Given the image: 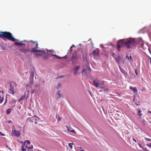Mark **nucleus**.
<instances>
[{"label": "nucleus", "mask_w": 151, "mask_h": 151, "mask_svg": "<svg viewBox=\"0 0 151 151\" xmlns=\"http://www.w3.org/2000/svg\"><path fill=\"white\" fill-rule=\"evenodd\" d=\"M14 44L15 45H17L19 46V48L18 49L19 50L25 55L27 54L28 52H30V50L28 49H26L24 47H21L22 46L25 45V44L23 43L17 42H14Z\"/></svg>", "instance_id": "nucleus-4"}, {"label": "nucleus", "mask_w": 151, "mask_h": 151, "mask_svg": "<svg viewBox=\"0 0 151 151\" xmlns=\"http://www.w3.org/2000/svg\"><path fill=\"white\" fill-rule=\"evenodd\" d=\"M27 98H28V97H27V98H26V99H27Z\"/></svg>", "instance_id": "nucleus-51"}, {"label": "nucleus", "mask_w": 151, "mask_h": 151, "mask_svg": "<svg viewBox=\"0 0 151 151\" xmlns=\"http://www.w3.org/2000/svg\"><path fill=\"white\" fill-rule=\"evenodd\" d=\"M86 70H83L82 72V74H83L84 73H86Z\"/></svg>", "instance_id": "nucleus-25"}, {"label": "nucleus", "mask_w": 151, "mask_h": 151, "mask_svg": "<svg viewBox=\"0 0 151 151\" xmlns=\"http://www.w3.org/2000/svg\"><path fill=\"white\" fill-rule=\"evenodd\" d=\"M61 86V84H60V83H59L58 84V86H57V88H59Z\"/></svg>", "instance_id": "nucleus-28"}, {"label": "nucleus", "mask_w": 151, "mask_h": 151, "mask_svg": "<svg viewBox=\"0 0 151 151\" xmlns=\"http://www.w3.org/2000/svg\"><path fill=\"white\" fill-rule=\"evenodd\" d=\"M141 111L140 110H139L138 111V115L139 116V117H140V116H141L142 115V114L141 113Z\"/></svg>", "instance_id": "nucleus-19"}, {"label": "nucleus", "mask_w": 151, "mask_h": 151, "mask_svg": "<svg viewBox=\"0 0 151 151\" xmlns=\"http://www.w3.org/2000/svg\"><path fill=\"white\" fill-rule=\"evenodd\" d=\"M34 91H33V90L32 91V92H31L32 93H34Z\"/></svg>", "instance_id": "nucleus-42"}, {"label": "nucleus", "mask_w": 151, "mask_h": 151, "mask_svg": "<svg viewBox=\"0 0 151 151\" xmlns=\"http://www.w3.org/2000/svg\"><path fill=\"white\" fill-rule=\"evenodd\" d=\"M34 122H35V124H37V120L35 119Z\"/></svg>", "instance_id": "nucleus-34"}, {"label": "nucleus", "mask_w": 151, "mask_h": 151, "mask_svg": "<svg viewBox=\"0 0 151 151\" xmlns=\"http://www.w3.org/2000/svg\"><path fill=\"white\" fill-rule=\"evenodd\" d=\"M35 119V117H32L31 119L29 120V121L31 122H34Z\"/></svg>", "instance_id": "nucleus-21"}, {"label": "nucleus", "mask_w": 151, "mask_h": 151, "mask_svg": "<svg viewBox=\"0 0 151 151\" xmlns=\"http://www.w3.org/2000/svg\"><path fill=\"white\" fill-rule=\"evenodd\" d=\"M145 139L147 141H151V139H149V138H145Z\"/></svg>", "instance_id": "nucleus-27"}, {"label": "nucleus", "mask_w": 151, "mask_h": 151, "mask_svg": "<svg viewBox=\"0 0 151 151\" xmlns=\"http://www.w3.org/2000/svg\"><path fill=\"white\" fill-rule=\"evenodd\" d=\"M61 118L59 116H58V121L59 122L61 120Z\"/></svg>", "instance_id": "nucleus-29"}, {"label": "nucleus", "mask_w": 151, "mask_h": 151, "mask_svg": "<svg viewBox=\"0 0 151 151\" xmlns=\"http://www.w3.org/2000/svg\"><path fill=\"white\" fill-rule=\"evenodd\" d=\"M93 82L94 86L96 88H98L101 85H103L104 83L103 81L100 82L99 80L97 79L94 80Z\"/></svg>", "instance_id": "nucleus-7"}, {"label": "nucleus", "mask_w": 151, "mask_h": 151, "mask_svg": "<svg viewBox=\"0 0 151 151\" xmlns=\"http://www.w3.org/2000/svg\"><path fill=\"white\" fill-rule=\"evenodd\" d=\"M99 51L98 49L93 50L92 52V54L94 56H97L99 55Z\"/></svg>", "instance_id": "nucleus-10"}, {"label": "nucleus", "mask_w": 151, "mask_h": 151, "mask_svg": "<svg viewBox=\"0 0 151 151\" xmlns=\"http://www.w3.org/2000/svg\"><path fill=\"white\" fill-rule=\"evenodd\" d=\"M12 110V109L11 108H9L7 109L6 111V113L7 114H9Z\"/></svg>", "instance_id": "nucleus-15"}, {"label": "nucleus", "mask_w": 151, "mask_h": 151, "mask_svg": "<svg viewBox=\"0 0 151 151\" xmlns=\"http://www.w3.org/2000/svg\"><path fill=\"white\" fill-rule=\"evenodd\" d=\"M67 58V56H66V55H65V56L62 57V58Z\"/></svg>", "instance_id": "nucleus-38"}, {"label": "nucleus", "mask_w": 151, "mask_h": 151, "mask_svg": "<svg viewBox=\"0 0 151 151\" xmlns=\"http://www.w3.org/2000/svg\"><path fill=\"white\" fill-rule=\"evenodd\" d=\"M115 55V53H112V56L113 57V56Z\"/></svg>", "instance_id": "nucleus-44"}, {"label": "nucleus", "mask_w": 151, "mask_h": 151, "mask_svg": "<svg viewBox=\"0 0 151 151\" xmlns=\"http://www.w3.org/2000/svg\"><path fill=\"white\" fill-rule=\"evenodd\" d=\"M40 151V150H39V151Z\"/></svg>", "instance_id": "nucleus-56"}, {"label": "nucleus", "mask_w": 151, "mask_h": 151, "mask_svg": "<svg viewBox=\"0 0 151 151\" xmlns=\"http://www.w3.org/2000/svg\"><path fill=\"white\" fill-rule=\"evenodd\" d=\"M108 90V88H106L104 89V90L105 91H107Z\"/></svg>", "instance_id": "nucleus-37"}, {"label": "nucleus", "mask_w": 151, "mask_h": 151, "mask_svg": "<svg viewBox=\"0 0 151 151\" xmlns=\"http://www.w3.org/2000/svg\"><path fill=\"white\" fill-rule=\"evenodd\" d=\"M129 88L130 89L132 90L134 93H137V90L136 87L134 88L131 86Z\"/></svg>", "instance_id": "nucleus-13"}, {"label": "nucleus", "mask_w": 151, "mask_h": 151, "mask_svg": "<svg viewBox=\"0 0 151 151\" xmlns=\"http://www.w3.org/2000/svg\"><path fill=\"white\" fill-rule=\"evenodd\" d=\"M118 59L120 60L121 59V57L120 56H117V58Z\"/></svg>", "instance_id": "nucleus-32"}, {"label": "nucleus", "mask_w": 151, "mask_h": 151, "mask_svg": "<svg viewBox=\"0 0 151 151\" xmlns=\"http://www.w3.org/2000/svg\"><path fill=\"white\" fill-rule=\"evenodd\" d=\"M0 38L2 39L5 38L14 42L16 40V39L13 37L12 34L9 32H0Z\"/></svg>", "instance_id": "nucleus-3"}, {"label": "nucleus", "mask_w": 151, "mask_h": 151, "mask_svg": "<svg viewBox=\"0 0 151 151\" xmlns=\"http://www.w3.org/2000/svg\"><path fill=\"white\" fill-rule=\"evenodd\" d=\"M135 73L136 74V75H137V70H135Z\"/></svg>", "instance_id": "nucleus-41"}, {"label": "nucleus", "mask_w": 151, "mask_h": 151, "mask_svg": "<svg viewBox=\"0 0 151 151\" xmlns=\"http://www.w3.org/2000/svg\"><path fill=\"white\" fill-rule=\"evenodd\" d=\"M66 127L67 128V130L68 131L72 132L74 134L76 133V132L73 129H72L71 127H68V126H66Z\"/></svg>", "instance_id": "nucleus-12"}, {"label": "nucleus", "mask_w": 151, "mask_h": 151, "mask_svg": "<svg viewBox=\"0 0 151 151\" xmlns=\"http://www.w3.org/2000/svg\"><path fill=\"white\" fill-rule=\"evenodd\" d=\"M34 71H32L31 72V75H30V77L31 78H34Z\"/></svg>", "instance_id": "nucleus-18"}, {"label": "nucleus", "mask_w": 151, "mask_h": 151, "mask_svg": "<svg viewBox=\"0 0 151 151\" xmlns=\"http://www.w3.org/2000/svg\"><path fill=\"white\" fill-rule=\"evenodd\" d=\"M78 56L76 54H73L71 59V61L72 62V64L76 63L78 60Z\"/></svg>", "instance_id": "nucleus-8"}, {"label": "nucleus", "mask_w": 151, "mask_h": 151, "mask_svg": "<svg viewBox=\"0 0 151 151\" xmlns=\"http://www.w3.org/2000/svg\"><path fill=\"white\" fill-rule=\"evenodd\" d=\"M133 101L137 106H138L139 105V101H137L136 100H135V99H133Z\"/></svg>", "instance_id": "nucleus-17"}, {"label": "nucleus", "mask_w": 151, "mask_h": 151, "mask_svg": "<svg viewBox=\"0 0 151 151\" xmlns=\"http://www.w3.org/2000/svg\"><path fill=\"white\" fill-rule=\"evenodd\" d=\"M6 122H7V123H12V124H13V122H12V121H11V120H9V121H7Z\"/></svg>", "instance_id": "nucleus-26"}, {"label": "nucleus", "mask_w": 151, "mask_h": 151, "mask_svg": "<svg viewBox=\"0 0 151 151\" xmlns=\"http://www.w3.org/2000/svg\"><path fill=\"white\" fill-rule=\"evenodd\" d=\"M30 83L32 84H33V78H31L30 77Z\"/></svg>", "instance_id": "nucleus-20"}, {"label": "nucleus", "mask_w": 151, "mask_h": 151, "mask_svg": "<svg viewBox=\"0 0 151 151\" xmlns=\"http://www.w3.org/2000/svg\"><path fill=\"white\" fill-rule=\"evenodd\" d=\"M52 56H55V57H56L58 59H61V58H62V57H60L57 56L56 55H53Z\"/></svg>", "instance_id": "nucleus-24"}, {"label": "nucleus", "mask_w": 151, "mask_h": 151, "mask_svg": "<svg viewBox=\"0 0 151 151\" xmlns=\"http://www.w3.org/2000/svg\"><path fill=\"white\" fill-rule=\"evenodd\" d=\"M72 47V46L70 48V49H71V48Z\"/></svg>", "instance_id": "nucleus-54"}, {"label": "nucleus", "mask_w": 151, "mask_h": 151, "mask_svg": "<svg viewBox=\"0 0 151 151\" xmlns=\"http://www.w3.org/2000/svg\"><path fill=\"white\" fill-rule=\"evenodd\" d=\"M148 112L149 113H151V111H148Z\"/></svg>", "instance_id": "nucleus-43"}, {"label": "nucleus", "mask_w": 151, "mask_h": 151, "mask_svg": "<svg viewBox=\"0 0 151 151\" xmlns=\"http://www.w3.org/2000/svg\"><path fill=\"white\" fill-rule=\"evenodd\" d=\"M37 86H37V85H36V87H37Z\"/></svg>", "instance_id": "nucleus-55"}, {"label": "nucleus", "mask_w": 151, "mask_h": 151, "mask_svg": "<svg viewBox=\"0 0 151 151\" xmlns=\"http://www.w3.org/2000/svg\"><path fill=\"white\" fill-rule=\"evenodd\" d=\"M132 59V56L131 55H130L129 57H128V59L129 60H131Z\"/></svg>", "instance_id": "nucleus-33"}, {"label": "nucleus", "mask_w": 151, "mask_h": 151, "mask_svg": "<svg viewBox=\"0 0 151 151\" xmlns=\"http://www.w3.org/2000/svg\"><path fill=\"white\" fill-rule=\"evenodd\" d=\"M12 133L13 135L19 137L20 136V133L18 131H17L15 130H12Z\"/></svg>", "instance_id": "nucleus-9"}, {"label": "nucleus", "mask_w": 151, "mask_h": 151, "mask_svg": "<svg viewBox=\"0 0 151 151\" xmlns=\"http://www.w3.org/2000/svg\"><path fill=\"white\" fill-rule=\"evenodd\" d=\"M4 93V92L3 91H0V104H1L3 101V96Z\"/></svg>", "instance_id": "nucleus-11"}, {"label": "nucleus", "mask_w": 151, "mask_h": 151, "mask_svg": "<svg viewBox=\"0 0 151 151\" xmlns=\"http://www.w3.org/2000/svg\"><path fill=\"white\" fill-rule=\"evenodd\" d=\"M58 95H59V97H61L62 96L61 95H60V94L59 93H58Z\"/></svg>", "instance_id": "nucleus-35"}, {"label": "nucleus", "mask_w": 151, "mask_h": 151, "mask_svg": "<svg viewBox=\"0 0 151 151\" xmlns=\"http://www.w3.org/2000/svg\"><path fill=\"white\" fill-rule=\"evenodd\" d=\"M5 135V134H3L2 132L0 131V135L4 136Z\"/></svg>", "instance_id": "nucleus-30"}, {"label": "nucleus", "mask_w": 151, "mask_h": 151, "mask_svg": "<svg viewBox=\"0 0 151 151\" xmlns=\"http://www.w3.org/2000/svg\"><path fill=\"white\" fill-rule=\"evenodd\" d=\"M149 144L150 145H151V143H150Z\"/></svg>", "instance_id": "nucleus-53"}, {"label": "nucleus", "mask_w": 151, "mask_h": 151, "mask_svg": "<svg viewBox=\"0 0 151 151\" xmlns=\"http://www.w3.org/2000/svg\"><path fill=\"white\" fill-rule=\"evenodd\" d=\"M100 88H101V89H102V88H103V87L101 86V87Z\"/></svg>", "instance_id": "nucleus-47"}, {"label": "nucleus", "mask_w": 151, "mask_h": 151, "mask_svg": "<svg viewBox=\"0 0 151 151\" xmlns=\"http://www.w3.org/2000/svg\"><path fill=\"white\" fill-rule=\"evenodd\" d=\"M25 96L24 95L22 96L21 97V98H20L19 99V101H18V102H19L20 101H22L23 100L25 99Z\"/></svg>", "instance_id": "nucleus-16"}, {"label": "nucleus", "mask_w": 151, "mask_h": 151, "mask_svg": "<svg viewBox=\"0 0 151 151\" xmlns=\"http://www.w3.org/2000/svg\"><path fill=\"white\" fill-rule=\"evenodd\" d=\"M47 58V56H44V59H46Z\"/></svg>", "instance_id": "nucleus-36"}, {"label": "nucleus", "mask_w": 151, "mask_h": 151, "mask_svg": "<svg viewBox=\"0 0 151 151\" xmlns=\"http://www.w3.org/2000/svg\"><path fill=\"white\" fill-rule=\"evenodd\" d=\"M28 84H27L26 85H27V86H28Z\"/></svg>", "instance_id": "nucleus-52"}, {"label": "nucleus", "mask_w": 151, "mask_h": 151, "mask_svg": "<svg viewBox=\"0 0 151 151\" xmlns=\"http://www.w3.org/2000/svg\"><path fill=\"white\" fill-rule=\"evenodd\" d=\"M9 85V92L11 94L14 95L15 93L14 87L17 86V84L15 83L11 82L10 83Z\"/></svg>", "instance_id": "nucleus-5"}, {"label": "nucleus", "mask_w": 151, "mask_h": 151, "mask_svg": "<svg viewBox=\"0 0 151 151\" xmlns=\"http://www.w3.org/2000/svg\"><path fill=\"white\" fill-rule=\"evenodd\" d=\"M148 145V146H149V147H151V145H150V144H149V145L148 144V145Z\"/></svg>", "instance_id": "nucleus-46"}, {"label": "nucleus", "mask_w": 151, "mask_h": 151, "mask_svg": "<svg viewBox=\"0 0 151 151\" xmlns=\"http://www.w3.org/2000/svg\"><path fill=\"white\" fill-rule=\"evenodd\" d=\"M72 47H75V46L74 45H73L72 46Z\"/></svg>", "instance_id": "nucleus-50"}, {"label": "nucleus", "mask_w": 151, "mask_h": 151, "mask_svg": "<svg viewBox=\"0 0 151 151\" xmlns=\"http://www.w3.org/2000/svg\"><path fill=\"white\" fill-rule=\"evenodd\" d=\"M30 144V142L29 140L25 141L24 144L22 145V151H26V150L24 148V146H25V147L28 149H32L33 148V147L32 146L30 147L29 146Z\"/></svg>", "instance_id": "nucleus-6"}, {"label": "nucleus", "mask_w": 151, "mask_h": 151, "mask_svg": "<svg viewBox=\"0 0 151 151\" xmlns=\"http://www.w3.org/2000/svg\"><path fill=\"white\" fill-rule=\"evenodd\" d=\"M79 68V66H78L74 68V73L75 75H76L77 74V70H78Z\"/></svg>", "instance_id": "nucleus-14"}, {"label": "nucleus", "mask_w": 151, "mask_h": 151, "mask_svg": "<svg viewBox=\"0 0 151 151\" xmlns=\"http://www.w3.org/2000/svg\"><path fill=\"white\" fill-rule=\"evenodd\" d=\"M133 139L134 141L135 142H136V140L134 138H133Z\"/></svg>", "instance_id": "nucleus-39"}, {"label": "nucleus", "mask_w": 151, "mask_h": 151, "mask_svg": "<svg viewBox=\"0 0 151 151\" xmlns=\"http://www.w3.org/2000/svg\"><path fill=\"white\" fill-rule=\"evenodd\" d=\"M30 41L32 42L36 47V50H35L34 48H32L30 50V52L34 53V55L35 57L38 58L41 56V54L40 52L45 53L40 48L38 47V44L37 41H33L32 40H31Z\"/></svg>", "instance_id": "nucleus-2"}, {"label": "nucleus", "mask_w": 151, "mask_h": 151, "mask_svg": "<svg viewBox=\"0 0 151 151\" xmlns=\"http://www.w3.org/2000/svg\"><path fill=\"white\" fill-rule=\"evenodd\" d=\"M135 42L134 40L132 38L120 40L117 42L116 47L117 50L119 51L120 48L124 46L127 49L131 48L134 45Z\"/></svg>", "instance_id": "nucleus-1"}, {"label": "nucleus", "mask_w": 151, "mask_h": 151, "mask_svg": "<svg viewBox=\"0 0 151 151\" xmlns=\"http://www.w3.org/2000/svg\"><path fill=\"white\" fill-rule=\"evenodd\" d=\"M138 145H139V146L140 147H141V145L139 143H138Z\"/></svg>", "instance_id": "nucleus-45"}, {"label": "nucleus", "mask_w": 151, "mask_h": 151, "mask_svg": "<svg viewBox=\"0 0 151 151\" xmlns=\"http://www.w3.org/2000/svg\"><path fill=\"white\" fill-rule=\"evenodd\" d=\"M126 57H127V58H128V57H129V56H126Z\"/></svg>", "instance_id": "nucleus-48"}, {"label": "nucleus", "mask_w": 151, "mask_h": 151, "mask_svg": "<svg viewBox=\"0 0 151 151\" xmlns=\"http://www.w3.org/2000/svg\"><path fill=\"white\" fill-rule=\"evenodd\" d=\"M145 151H149L146 148L145 149Z\"/></svg>", "instance_id": "nucleus-40"}, {"label": "nucleus", "mask_w": 151, "mask_h": 151, "mask_svg": "<svg viewBox=\"0 0 151 151\" xmlns=\"http://www.w3.org/2000/svg\"><path fill=\"white\" fill-rule=\"evenodd\" d=\"M16 102V101L15 100H12V103H15Z\"/></svg>", "instance_id": "nucleus-31"}, {"label": "nucleus", "mask_w": 151, "mask_h": 151, "mask_svg": "<svg viewBox=\"0 0 151 151\" xmlns=\"http://www.w3.org/2000/svg\"><path fill=\"white\" fill-rule=\"evenodd\" d=\"M115 60H116V62L118 63L119 64V60L118 59V58H116L115 59Z\"/></svg>", "instance_id": "nucleus-23"}, {"label": "nucleus", "mask_w": 151, "mask_h": 151, "mask_svg": "<svg viewBox=\"0 0 151 151\" xmlns=\"http://www.w3.org/2000/svg\"><path fill=\"white\" fill-rule=\"evenodd\" d=\"M71 145H73V143H70L68 144L69 146V147L71 149H72L73 147Z\"/></svg>", "instance_id": "nucleus-22"}, {"label": "nucleus", "mask_w": 151, "mask_h": 151, "mask_svg": "<svg viewBox=\"0 0 151 151\" xmlns=\"http://www.w3.org/2000/svg\"><path fill=\"white\" fill-rule=\"evenodd\" d=\"M88 70H90V68H88Z\"/></svg>", "instance_id": "nucleus-49"}]
</instances>
